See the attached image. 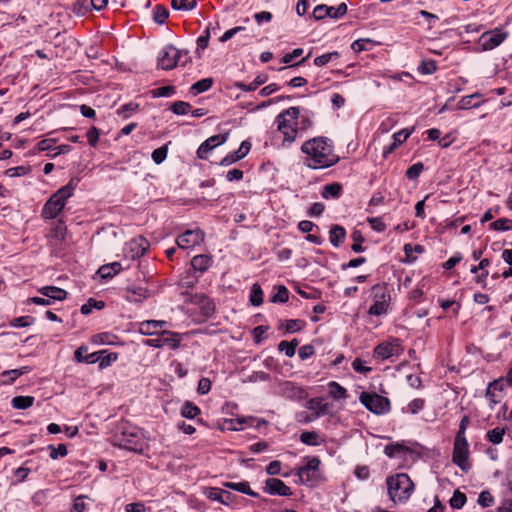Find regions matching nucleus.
I'll use <instances>...</instances> for the list:
<instances>
[{"instance_id":"nucleus-1","label":"nucleus","mask_w":512,"mask_h":512,"mask_svg":"<svg viewBox=\"0 0 512 512\" xmlns=\"http://www.w3.org/2000/svg\"><path fill=\"white\" fill-rule=\"evenodd\" d=\"M303 164L310 169H324L335 165L339 157L334 151L333 143L326 137H314L301 146Z\"/></svg>"},{"instance_id":"nucleus-2","label":"nucleus","mask_w":512,"mask_h":512,"mask_svg":"<svg viewBox=\"0 0 512 512\" xmlns=\"http://www.w3.org/2000/svg\"><path fill=\"white\" fill-rule=\"evenodd\" d=\"M78 183L79 178L73 177L66 185L62 186L55 193H53L41 210L42 218H56L64 209L67 200L73 196L74 190L76 189Z\"/></svg>"},{"instance_id":"nucleus-3","label":"nucleus","mask_w":512,"mask_h":512,"mask_svg":"<svg viewBox=\"0 0 512 512\" xmlns=\"http://www.w3.org/2000/svg\"><path fill=\"white\" fill-rule=\"evenodd\" d=\"M298 116L299 108L290 107L276 117L275 123L277 125V131L283 136L279 145L281 148L291 146L296 140L298 134Z\"/></svg>"},{"instance_id":"nucleus-4","label":"nucleus","mask_w":512,"mask_h":512,"mask_svg":"<svg viewBox=\"0 0 512 512\" xmlns=\"http://www.w3.org/2000/svg\"><path fill=\"white\" fill-rule=\"evenodd\" d=\"M386 485L388 497L395 505L407 502L414 492V484L405 473L389 476Z\"/></svg>"},{"instance_id":"nucleus-5","label":"nucleus","mask_w":512,"mask_h":512,"mask_svg":"<svg viewBox=\"0 0 512 512\" xmlns=\"http://www.w3.org/2000/svg\"><path fill=\"white\" fill-rule=\"evenodd\" d=\"M319 465V458H308L307 463L296 471L297 482L311 487L315 486L318 482Z\"/></svg>"},{"instance_id":"nucleus-6","label":"nucleus","mask_w":512,"mask_h":512,"mask_svg":"<svg viewBox=\"0 0 512 512\" xmlns=\"http://www.w3.org/2000/svg\"><path fill=\"white\" fill-rule=\"evenodd\" d=\"M361 404L374 414H385L390 410L388 398L376 393L362 392L359 396Z\"/></svg>"},{"instance_id":"nucleus-7","label":"nucleus","mask_w":512,"mask_h":512,"mask_svg":"<svg viewBox=\"0 0 512 512\" xmlns=\"http://www.w3.org/2000/svg\"><path fill=\"white\" fill-rule=\"evenodd\" d=\"M452 460L462 471L468 472L470 470L469 445L466 437L455 438Z\"/></svg>"},{"instance_id":"nucleus-8","label":"nucleus","mask_w":512,"mask_h":512,"mask_svg":"<svg viewBox=\"0 0 512 512\" xmlns=\"http://www.w3.org/2000/svg\"><path fill=\"white\" fill-rule=\"evenodd\" d=\"M508 35L507 31L495 28L482 33L479 37L478 43L483 51L492 50L503 43L507 39Z\"/></svg>"},{"instance_id":"nucleus-9","label":"nucleus","mask_w":512,"mask_h":512,"mask_svg":"<svg viewBox=\"0 0 512 512\" xmlns=\"http://www.w3.org/2000/svg\"><path fill=\"white\" fill-rule=\"evenodd\" d=\"M402 351L401 341L397 338H392L378 344L373 351V355L377 359L386 360L393 356H399Z\"/></svg>"},{"instance_id":"nucleus-10","label":"nucleus","mask_w":512,"mask_h":512,"mask_svg":"<svg viewBox=\"0 0 512 512\" xmlns=\"http://www.w3.org/2000/svg\"><path fill=\"white\" fill-rule=\"evenodd\" d=\"M181 341V334L177 332L163 331L160 337L146 340L145 345L153 348H162L167 346L175 350L180 346Z\"/></svg>"},{"instance_id":"nucleus-11","label":"nucleus","mask_w":512,"mask_h":512,"mask_svg":"<svg viewBox=\"0 0 512 512\" xmlns=\"http://www.w3.org/2000/svg\"><path fill=\"white\" fill-rule=\"evenodd\" d=\"M180 56V50L173 45H167L158 54V66L163 70H171L177 66Z\"/></svg>"},{"instance_id":"nucleus-12","label":"nucleus","mask_w":512,"mask_h":512,"mask_svg":"<svg viewBox=\"0 0 512 512\" xmlns=\"http://www.w3.org/2000/svg\"><path fill=\"white\" fill-rule=\"evenodd\" d=\"M204 232L200 229L186 230L176 239L178 248L191 249L204 241Z\"/></svg>"},{"instance_id":"nucleus-13","label":"nucleus","mask_w":512,"mask_h":512,"mask_svg":"<svg viewBox=\"0 0 512 512\" xmlns=\"http://www.w3.org/2000/svg\"><path fill=\"white\" fill-rule=\"evenodd\" d=\"M149 248V242L144 237L133 238L124 247V255L135 260L145 254Z\"/></svg>"},{"instance_id":"nucleus-14","label":"nucleus","mask_w":512,"mask_h":512,"mask_svg":"<svg viewBox=\"0 0 512 512\" xmlns=\"http://www.w3.org/2000/svg\"><path fill=\"white\" fill-rule=\"evenodd\" d=\"M346 12H347V5L345 3H341L337 7L320 4L314 8L313 16L316 20H321V19H324L325 17L338 19V18L344 16L346 14Z\"/></svg>"},{"instance_id":"nucleus-15","label":"nucleus","mask_w":512,"mask_h":512,"mask_svg":"<svg viewBox=\"0 0 512 512\" xmlns=\"http://www.w3.org/2000/svg\"><path fill=\"white\" fill-rule=\"evenodd\" d=\"M485 397L489 403L490 409H493L496 404L501 402L504 398L503 378H498L488 384Z\"/></svg>"},{"instance_id":"nucleus-16","label":"nucleus","mask_w":512,"mask_h":512,"mask_svg":"<svg viewBox=\"0 0 512 512\" xmlns=\"http://www.w3.org/2000/svg\"><path fill=\"white\" fill-rule=\"evenodd\" d=\"M374 303L370 306V315L381 316L387 313L389 295H386L382 288L374 287Z\"/></svg>"},{"instance_id":"nucleus-17","label":"nucleus","mask_w":512,"mask_h":512,"mask_svg":"<svg viewBox=\"0 0 512 512\" xmlns=\"http://www.w3.org/2000/svg\"><path fill=\"white\" fill-rule=\"evenodd\" d=\"M228 139V134L213 135L206 139L197 150V157L199 159H207L208 154L217 146L225 143Z\"/></svg>"},{"instance_id":"nucleus-18","label":"nucleus","mask_w":512,"mask_h":512,"mask_svg":"<svg viewBox=\"0 0 512 512\" xmlns=\"http://www.w3.org/2000/svg\"><path fill=\"white\" fill-rule=\"evenodd\" d=\"M264 490L269 495L290 496L292 491L282 480L269 478L265 481Z\"/></svg>"},{"instance_id":"nucleus-19","label":"nucleus","mask_w":512,"mask_h":512,"mask_svg":"<svg viewBox=\"0 0 512 512\" xmlns=\"http://www.w3.org/2000/svg\"><path fill=\"white\" fill-rule=\"evenodd\" d=\"M330 404L321 397L311 398L306 402V408L312 412L314 418L318 419L330 411Z\"/></svg>"},{"instance_id":"nucleus-20","label":"nucleus","mask_w":512,"mask_h":512,"mask_svg":"<svg viewBox=\"0 0 512 512\" xmlns=\"http://www.w3.org/2000/svg\"><path fill=\"white\" fill-rule=\"evenodd\" d=\"M38 292L42 296H46L50 300L51 304H53L55 301H62L67 297V292L64 289L56 286H44L41 287Z\"/></svg>"},{"instance_id":"nucleus-21","label":"nucleus","mask_w":512,"mask_h":512,"mask_svg":"<svg viewBox=\"0 0 512 512\" xmlns=\"http://www.w3.org/2000/svg\"><path fill=\"white\" fill-rule=\"evenodd\" d=\"M166 324L167 322L162 320H145L139 323L138 331L142 335H155Z\"/></svg>"},{"instance_id":"nucleus-22","label":"nucleus","mask_w":512,"mask_h":512,"mask_svg":"<svg viewBox=\"0 0 512 512\" xmlns=\"http://www.w3.org/2000/svg\"><path fill=\"white\" fill-rule=\"evenodd\" d=\"M149 297V290L142 286H131L125 291V298L129 302H142Z\"/></svg>"},{"instance_id":"nucleus-23","label":"nucleus","mask_w":512,"mask_h":512,"mask_svg":"<svg viewBox=\"0 0 512 512\" xmlns=\"http://www.w3.org/2000/svg\"><path fill=\"white\" fill-rule=\"evenodd\" d=\"M137 438V433L130 432L128 435L126 432H123L119 445L130 451H140L141 445H139Z\"/></svg>"},{"instance_id":"nucleus-24","label":"nucleus","mask_w":512,"mask_h":512,"mask_svg":"<svg viewBox=\"0 0 512 512\" xmlns=\"http://www.w3.org/2000/svg\"><path fill=\"white\" fill-rule=\"evenodd\" d=\"M212 265V258L209 255H196L191 260V266L194 270L205 272Z\"/></svg>"},{"instance_id":"nucleus-25","label":"nucleus","mask_w":512,"mask_h":512,"mask_svg":"<svg viewBox=\"0 0 512 512\" xmlns=\"http://www.w3.org/2000/svg\"><path fill=\"white\" fill-rule=\"evenodd\" d=\"M346 236L345 229L340 225H333L329 231V240L334 247H339Z\"/></svg>"},{"instance_id":"nucleus-26","label":"nucleus","mask_w":512,"mask_h":512,"mask_svg":"<svg viewBox=\"0 0 512 512\" xmlns=\"http://www.w3.org/2000/svg\"><path fill=\"white\" fill-rule=\"evenodd\" d=\"M403 249L405 253V259L403 260V262L408 264H411L416 261V254H421L424 252V247L419 244L412 245L410 243H407L404 245Z\"/></svg>"},{"instance_id":"nucleus-27","label":"nucleus","mask_w":512,"mask_h":512,"mask_svg":"<svg viewBox=\"0 0 512 512\" xmlns=\"http://www.w3.org/2000/svg\"><path fill=\"white\" fill-rule=\"evenodd\" d=\"M300 440L302 443L308 446H319L325 442V440L320 437L319 433L315 431L302 432L300 435Z\"/></svg>"},{"instance_id":"nucleus-28","label":"nucleus","mask_w":512,"mask_h":512,"mask_svg":"<svg viewBox=\"0 0 512 512\" xmlns=\"http://www.w3.org/2000/svg\"><path fill=\"white\" fill-rule=\"evenodd\" d=\"M267 75H258L250 84H244L242 82H237L235 87L238 89L249 92L256 90L259 86L263 85L267 81Z\"/></svg>"},{"instance_id":"nucleus-29","label":"nucleus","mask_w":512,"mask_h":512,"mask_svg":"<svg viewBox=\"0 0 512 512\" xmlns=\"http://www.w3.org/2000/svg\"><path fill=\"white\" fill-rule=\"evenodd\" d=\"M480 96L478 94H472L462 97L457 103V108L460 110L471 109L478 107L480 104Z\"/></svg>"},{"instance_id":"nucleus-30","label":"nucleus","mask_w":512,"mask_h":512,"mask_svg":"<svg viewBox=\"0 0 512 512\" xmlns=\"http://www.w3.org/2000/svg\"><path fill=\"white\" fill-rule=\"evenodd\" d=\"M341 192L342 187L339 183H331L323 187L321 195L324 199H337L340 197Z\"/></svg>"},{"instance_id":"nucleus-31","label":"nucleus","mask_w":512,"mask_h":512,"mask_svg":"<svg viewBox=\"0 0 512 512\" xmlns=\"http://www.w3.org/2000/svg\"><path fill=\"white\" fill-rule=\"evenodd\" d=\"M224 486L227 487V488H230L232 490H235V491H238V492H241L243 494H246V495H249V496H252V497H256L257 496V493L254 492L251 488H250V485L247 481H242V482H237V483H234V482H226L224 483Z\"/></svg>"},{"instance_id":"nucleus-32","label":"nucleus","mask_w":512,"mask_h":512,"mask_svg":"<svg viewBox=\"0 0 512 512\" xmlns=\"http://www.w3.org/2000/svg\"><path fill=\"white\" fill-rule=\"evenodd\" d=\"M120 269H121V265L118 262L106 264V265L101 266L98 269V275L101 278H112L120 271Z\"/></svg>"},{"instance_id":"nucleus-33","label":"nucleus","mask_w":512,"mask_h":512,"mask_svg":"<svg viewBox=\"0 0 512 512\" xmlns=\"http://www.w3.org/2000/svg\"><path fill=\"white\" fill-rule=\"evenodd\" d=\"M329 394L335 399H346L348 397L347 390L335 381L328 384Z\"/></svg>"},{"instance_id":"nucleus-34","label":"nucleus","mask_w":512,"mask_h":512,"mask_svg":"<svg viewBox=\"0 0 512 512\" xmlns=\"http://www.w3.org/2000/svg\"><path fill=\"white\" fill-rule=\"evenodd\" d=\"M138 108L139 105L137 103L129 102L127 104L120 106L117 109V114L119 117L125 120L131 117L134 113H136L138 111Z\"/></svg>"},{"instance_id":"nucleus-35","label":"nucleus","mask_w":512,"mask_h":512,"mask_svg":"<svg viewBox=\"0 0 512 512\" xmlns=\"http://www.w3.org/2000/svg\"><path fill=\"white\" fill-rule=\"evenodd\" d=\"M51 236L58 242H65L67 236V227L63 221H58L51 230Z\"/></svg>"},{"instance_id":"nucleus-36","label":"nucleus","mask_w":512,"mask_h":512,"mask_svg":"<svg viewBox=\"0 0 512 512\" xmlns=\"http://www.w3.org/2000/svg\"><path fill=\"white\" fill-rule=\"evenodd\" d=\"M34 403L32 396H16L12 399L11 405L15 409H27Z\"/></svg>"},{"instance_id":"nucleus-37","label":"nucleus","mask_w":512,"mask_h":512,"mask_svg":"<svg viewBox=\"0 0 512 512\" xmlns=\"http://www.w3.org/2000/svg\"><path fill=\"white\" fill-rule=\"evenodd\" d=\"M250 303L253 306H260L263 302V291L259 284L254 283L251 287L250 291V297H249Z\"/></svg>"},{"instance_id":"nucleus-38","label":"nucleus","mask_w":512,"mask_h":512,"mask_svg":"<svg viewBox=\"0 0 512 512\" xmlns=\"http://www.w3.org/2000/svg\"><path fill=\"white\" fill-rule=\"evenodd\" d=\"M200 414V408L193 403L186 401L181 408V415L188 419H193Z\"/></svg>"},{"instance_id":"nucleus-39","label":"nucleus","mask_w":512,"mask_h":512,"mask_svg":"<svg viewBox=\"0 0 512 512\" xmlns=\"http://www.w3.org/2000/svg\"><path fill=\"white\" fill-rule=\"evenodd\" d=\"M212 84L213 81L211 78H204L194 83L191 87V91L194 95H197L209 90L212 87Z\"/></svg>"},{"instance_id":"nucleus-40","label":"nucleus","mask_w":512,"mask_h":512,"mask_svg":"<svg viewBox=\"0 0 512 512\" xmlns=\"http://www.w3.org/2000/svg\"><path fill=\"white\" fill-rule=\"evenodd\" d=\"M406 451V447L399 443L387 445L384 449L385 455L389 458H395L397 456H400L404 454Z\"/></svg>"},{"instance_id":"nucleus-41","label":"nucleus","mask_w":512,"mask_h":512,"mask_svg":"<svg viewBox=\"0 0 512 512\" xmlns=\"http://www.w3.org/2000/svg\"><path fill=\"white\" fill-rule=\"evenodd\" d=\"M277 291L271 296V302L273 303H285L289 299V291L288 289L280 285L277 288Z\"/></svg>"},{"instance_id":"nucleus-42","label":"nucleus","mask_w":512,"mask_h":512,"mask_svg":"<svg viewBox=\"0 0 512 512\" xmlns=\"http://www.w3.org/2000/svg\"><path fill=\"white\" fill-rule=\"evenodd\" d=\"M103 307V301H98L93 298H90L85 304L81 306L80 311L83 315H88L92 312L93 309L101 310Z\"/></svg>"},{"instance_id":"nucleus-43","label":"nucleus","mask_w":512,"mask_h":512,"mask_svg":"<svg viewBox=\"0 0 512 512\" xmlns=\"http://www.w3.org/2000/svg\"><path fill=\"white\" fill-rule=\"evenodd\" d=\"M504 435H505V429L496 427L492 430H489L486 434V437L491 443L497 445L503 441Z\"/></svg>"},{"instance_id":"nucleus-44","label":"nucleus","mask_w":512,"mask_h":512,"mask_svg":"<svg viewBox=\"0 0 512 512\" xmlns=\"http://www.w3.org/2000/svg\"><path fill=\"white\" fill-rule=\"evenodd\" d=\"M466 501V495L457 489L450 498V507L460 509L465 505Z\"/></svg>"},{"instance_id":"nucleus-45","label":"nucleus","mask_w":512,"mask_h":512,"mask_svg":"<svg viewBox=\"0 0 512 512\" xmlns=\"http://www.w3.org/2000/svg\"><path fill=\"white\" fill-rule=\"evenodd\" d=\"M298 341L296 339L291 342L281 341L278 345V349L285 353L286 356L292 357L295 354Z\"/></svg>"},{"instance_id":"nucleus-46","label":"nucleus","mask_w":512,"mask_h":512,"mask_svg":"<svg viewBox=\"0 0 512 512\" xmlns=\"http://www.w3.org/2000/svg\"><path fill=\"white\" fill-rule=\"evenodd\" d=\"M171 6L175 10L189 11L195 8V0H171Z\"/></svg>"},{"instance_id":"nucleus-47","label":"nucleus","mask_w":512,"mask_h":512,"mask_svg":"<svg viewBox=\"0 0 512 512\" xmlns=\"http://www.w3.org/2000/svg\"><path fill=\"white\" fill-rule=\"evenodd\" d=\"M339 58V53L334 51V52H329V53H326V54H323V55H320L318 57H316L314 59V64L316 66H324L326 64H328L329 62L333 61V60H336Z\"/></svg>"},{"instance_id":"nucleus-48","label":"nucleus","mask_w":512,"mask_h":512,"mask_svg":"<svg viewBox=\"0 0 512 512\" xmlns=\"http://www.w3.org/2000/svg\"><path fill=\"white\" fill-rule=\"evenodd\" d=\"M169 16V11L160 5L154 7L153 20L158 24H163Z\"/></svg>"},{"instance_id":"nucleus-49","label":"nucleus","mask_w":512,"mask_h":512,"mask_svg":"<svg viewBox=\"0 0 512 512\" xmlns=\"http://www.w3.org/2000/svg\"><path fill=\"white\" fill-rule=\"evenodd\" d=\"M303 326H304L303 321L298 320V319L286 320L284 323L281 324V327H283L286 330V332H289V333L297 332V331L301 330L303 328Z\"/></svg>"},{"instance_id":"nucleus-50","label":"nucleus","mask_w":512,"mask_h":512,"mask_svg":"<svg viewBox=\"0 0 512 512\" xmlns=\"http://www.w3.org/2000/svg\"><path fill=\"white\" fill-rule=\"evenodd\" d=\"M423 407L424 400L417 398L409 402L407 406L403 409V411L406 413L417 414L419 411L423 409Z\"/></svg>"},{"instance_id":"nucleus-51","label":"nucleus","mask_w":512,"mask_h":512,"mask_svg":"<svg viewBox=\"0 0 512 512\" xmlns=\"http://www.w3.org/2000/svg\"><path fill=\"white\" fill-rule=\"evenodd\" d=\"M354 243L352 244L351 246V249L355 252V253H361L364 251V247L362 246V243L364 242V238L361 234L360 231H354L351 235Z\"/></svg>"},{"instance_id":"nucleus-52","label":"nucleus","mask_w":512,"mask_h":512,"mask_svg":"<svg viewBox=\"0 0 512 512\" xmlns=\"http://www.w3.org/2000/svg\"><path fill=\"white\" fill-rule=\"evenodd\" d=\"M217 28H219L218 25H217V27H213V28H210L208 26L204 30L203 34L201 36H199L198 39H197V46H198V48L205 49L208 46L211 30L215 33V30Z\"/></svg>"},{"instance_id":"nucleus-53","label":"nucleus","mask_w":512,"mask_h":512,"mask_svg":"<svg viewBox=\"0 0 512 512\" xmlns=\"http://www.w3.org/2000/svg\"><path fill=\"white\" fill-rule=\"evenodd\" d=\"M424 165L421 162H417L408 168L406 171V176L410 180H416L420 173L423 171Z\"/></svg>"},{"instance_id":"nucleus-54","label":"nucleus","mask_w":512,"mask_h":512,"mask_svg":"<svg viewBox=\"0 0 512 512\" xmlns=\"http://www.w3.org/2000/svg\"><path fill=\"white\" fill-rule=\"evenodd\" d=\"M190 108V104L184 101H177L171 106V110L177 115H185L189 113Z\"/></svg>"},{"instance_id":"nucleus-55","label":"nucleus","mask_w":512,"mask_h":512,"mask_svg":"<svg viewBox=\"0 0 512 512\" xmlns=\"http://www.w3.org/2000/svg\"><path fill=\"white\" fill-rule=\"evenodd\" d=\"M413 131H414V127H412L411 129H402L399 132L394 133L393 134V142L397 146H399L400 144H402L404 141L407 140V138L412 134Z\"/></svg>"},{"instance_id":"nucleus-56","label":"nucleus","mask_w":512,"mask_h":512,"mask_svg":"<svg viewBox=\"0 0 512 512\" xmlns=\"http://www.w3.org/2000/svg\"><path fill=\"white\" fill-rule=\"evenodd\" d=\"M51 459H57L58 457H64L67 455L68 450L64 444H59L57 447L49 445Z\"/></svg>"},{"instance_id":"nucleus-57","label":"nucleus","mask_w":512,"mask_h":512,"mask_svg":"<svg viewBox=\"0 0 512 512\" xmlns=\"http://www.w3.org/2000/svg\"><path fill=\"white\" fill-rule=\"evenodd\" d=\"M494 503V498L488 491H482L478 497V504L483 508H487L492 506Z\"/></svg>"},{"instance_id":"nucleus-58","label":"nucleus","mask_w":512,"mask_h":512,"mask_svg":"<svg viewBox=\"0 0 512 512\" xmlns=\"http://www.w3.org/2000/svg\"><path fill=\"white\" fill-rule=\"evenodd\" d=\"M88 498L86 495H79L74 499L73 505L70 509L71 512H84L86 510V504L84 500Z\"/></svg>"},{"instance_id":"nucleus-59","label":"nucleus","mask_w":512,"mask_h":512,"mask_svg":"<svg viewBox=\"0 0 512 512\" xmlns=\"http://www.w3.org/2000/svg\"><path fill=\"white\" fill-rule=\"evenodd\" d=\"M167 147L162 146L152 152V159L156 164H161L167 157Z\"/></svg>"},{"instance_id":"nucleus-60","label":"nucleus","mask_w":512,"mask_h":512,"mask_svg":"<svg viewBox=\"0 0 512 512\" xmlns=\"http://www.w3.org/2000/svg\"><path fill=\"white\" fill-rule=\"evenodd\" d=\"M511 224H512V221L510 219L500 218V219H497L496 221H494L491 224V226L493 227L494 230L507 231L510 229Z\"/></svg>"},{"instance_id":"nucleus-61","label":"nucleus","mask_w":512,"mask_h":512,"mask_svg":"<svg viewBox=\"0 0 512 512\" xmlns=\"http://www.w3.org/2000/svg\"><path fill=\"white\" fill-rule=\"evenodd\" d=\"M33 323V319L29 316H22L18 318H14L10 325L15 328L27 327Z\"/></svg>"},{"instance_id":"nucleus-62","label":"nucleus","mask_w":512,"mask_h":512,"mask_svg":"<svg viewBox=\"0 0 512 512\" xmlns=\"http://www.w3.org/2000/svg\"><path fill=\"white\" fill-rule=\"evenodd\" d=\"M30 473V469L26 467H19L14 471V477L16 481H13L12 484L16 485L20 482H23Z\"/></svg>"},{"instance_id":"nucleus-63","label":"nucleus","mask_w":512,"mask_h":512,"mask_svg":"<svg viewBox=\"0 0 512 512\" xmlns=\"http://www.w3.org/2000/svg\"><path fill=\"white\" fill-rule=\"evenodd\" d=\"M352 368L358 372V373H362V374H367L371 371V368L366 366L365 365V362L363 360H361L360 358H356L353 362H352Z\"/></svg>"},{"instance_id":"nucleus-64","label":"nucleus","mask_w":512,"mask_h":512,"mask_svg":"<svg viewBox=\"0 0 512 512\" xmlns=\"http://www.w3.org/2000/svg\"><path fill=\"white\" fill-rule=\"evenodd\" d=\"M211 389V381L208 378H201L198 382L197 392L200 395L207 394Z\"/></svg>"}]
</instances>
